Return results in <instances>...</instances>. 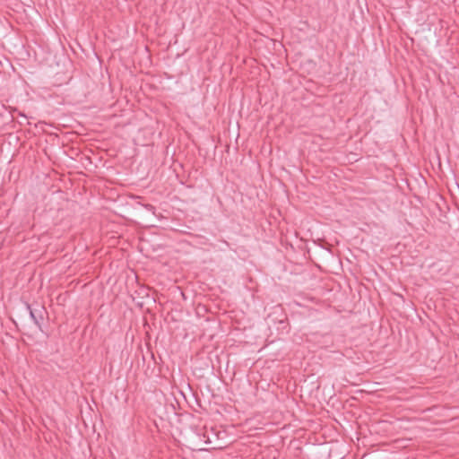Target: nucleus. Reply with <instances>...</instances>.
I'll return each mask as SVG.
<instances>
[{
    "label": "nucleus",
    "mask_w": 459,
    "mask_h": 459,
    "mask_svg": "<svg viewBox=\"0 0 459 459\" xmlns=\"http://www.w3.org/2000/svg\"><path fill=\"white\" fill-rule=\"evenodd\" d=\"M184 459H186V458H184Z\"/></svg>",
    "instance_id": "obj_2"
},
{
    "label": "nucleus",
    "mask_w": 459,
    "mask_h": 459,
    "mask_svg": "<svg viewBox=\"0 0 459 459\" xmlns=\"http://www.w3.org/2000/svg\"><path fill=\"white\" fill-rule=\"evenodd\" d=\"M30 317L33 319V321H34L35 323H38V321H37V319H36V316H35V315H34V313H33V311H32V310H30Z\"/></svg>",
    "instance_id": "obj_1"
}]
</instances>
